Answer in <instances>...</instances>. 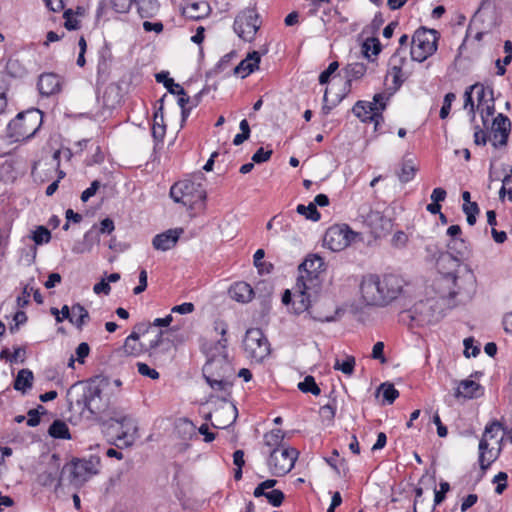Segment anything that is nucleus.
Masks as SVG:
<instances>
[{
	"label": "nucleus",
	"instance_id": "24",
	"mask_svg": "<svg viewBox=\"0 0 512 512\" xmlns=\"http://www.w3.org/2000/svg\"><path fill=\"white\" fill-rule=\"evenodd\" d=\"M260 60L261 55L258 51L248 53L247 57L234 68V73L245 78L259 68Z\"/></svg>",
	"mask_w": 512,
	"mask_h": 512
},
{
	"label": "nucleus",
	"instance_id": "34",
	"mask_svg": "<svg viewBox=\"0 0 512 512\" xmlns=\"http://www.w3.org/2000/svg\"><path fill=\"white\" fill-rule=\"evenodd\" d=\"M416 171L417 168L414 165L413 161L405 160L401 163V168L397 175L402 183H407L414 178Z\"/></svg>",
	"mask_w": 512,
	"mask_h": 512
},
{
	"label": "nucleus",
	"instance_id": "33",
	"mask_svg": "<svg viewBox=\"0 0 512 512\" xmlns=\"http://www.w3.org/2000/svg\"><path fill=\"white\" fill-rule=\"evenodd\" d=\"M49 435L57 439H70L69 428L67 424L61 420H55L49 427Z\"/></svg>",
	"mask_w": 512,
	"mask_h": 512
},
{
	"label": "nucleus",
	"instance_id": "37",
	"mask_svg": "<svg viewBox=\"0 0 512 512\" xmlns=\"http://www.w3.org/2000/svg\"><path fill=\"white\" fill-rule=\"evenodd\" d=\"M298 389L303 393H311L314 396H318L321 393L315 378L311 375L306 376L303 381L298 383Z\"/></svg>",
	"mask_w": 512,
	"mask_h": 512
},
{
	"label": "nucleus",
	"instance_id": "14",
	"mask_svg": "<svg viewBox=\"0 0 512 512\" xmlns=\"http://www.w3.org/2000/svg\"><path fill=\"white\" fill-rule=\"evenodd\" d=\"M357 236L348 225H333L325 232L323 244L331 251L338 252L347 248Z\"/></svg>",
	"mask_w": 512,
	"mask_h": 512
},
{
	"label": "nucleus",
	"instance_id": "32",
	"mask_svg": "<svg viewBox=\"0 0 512 512\" xmlns=\"http://www.w3.org/2000/svg\"><path fill=\"white\" fill-rule=\"evenodd\" d=\"M71 313H72V316L74 319V322H71V323L74 324L78 329H82V327L89 320L88 311L84 308V306L77 303V304L72 305Z\"/></svg>",
	"mask_w": 512,
	"mask_h": 512
},
{
	"label": "nucleus",
	"instance_id": "26",
	"mask_svg": "<svg viewBox=\"0 0 512 512\" xmlns=\"http://www.w3.org/2000/svg\"><path fill=\"white\" fill-rule=\"evenodd\" d=\"M210 6L206 1L192 2L184 8V15L191 19H201L208 15Z\"/></svg>",
	"mask_w": 512,
	"mask_h": 512
},
{
	"label": "nucleus",
	"instance_id": "31",
	"mask_svg": "<svg viewBox=\"0 0 512 512\" xmlns=\"http://www.w3.org/2000/svg\"><path fill=\"white\" fill-rule=\"evenodd\" d=\"M283 440L284 432L280 429H273L264 435V444L269 447L270 450L284 446Z\"/></svg>",
	"mask_w": 512,
	"mask_h": 512
},
{
	"label": "nucleus",
	"instance_id": "64",
	"mask_svg": "<svg viewBox=\"0 0 512 512\" xmlns=\"http://www.w3.org/2000/svg\"><path fill=\"white\" fill-rule=\"evenodd\" d=\"M477 500L478 496L476 494H469L466 496L461 503V512H466L469 508L476 504Z\"/></svg>",
	"mask_w": 512,
	"mask_h": 512
},
{
	"label": "nucleus",
	"instance_id": "63",
	"mask_svg": "<svg viewBox=\"0 0 512 512\" xmlns=\"http://www.w3.org/2000/svg\"><path fill=\"white\" fill-rule=\"evenodd\" d=\"M147 288V272L142 269L139 273V285L136 286L133 290L134 294L138 295L144 292Z\"/></svg>",
	"mask_w": 512,
	"mask_h": 512
},
{
	"label": "nucleus",
	"instance_id": "55",
	"mask_svg": "<svg viewBox=\"0 0 512 512\" xmlns=\"http://www.w3.org/2000/svg\"><path fill=\"white\" fill-rule=\"evenodd\" d=\"M90 347L87 343L82 342L80 343L75 351L76 359L79 363L83 364L85 361V358L89 355Z\"/></svg>",
	"mask_w": 512,
	"mask_h": 512
},
{
	"label": "nucleus",
	"instance_id": "36",
	"mask_svg": "<svg viewBox=\"0 0 512 512\" xmlns=\"http://www.w3.org/2000/svg\"><path fill=\"white\" fill-rule=\"evenodd\" d=\"M470 90H476L477 92V106H483L484 101L488 98L494 97V90L490 86H484L483 84L476 83L470 86Z\"/></svg>",
	"mask_w": 512,
	"mask_h": 512
},
{
	"label": "nucleus",
	"instance_id": "61",
	"mask_svg": "<svg viewBox=\"0 0 512 512\" xmlns=\"http://www.w3.org/2000/svg\"><path fill=\"white\" fill-rule=\"evenodd\" d=\"M371 356L373 359L379 360L381 363L386 362V358L384 356V343L383 342H377L374 344Z\"/></svg>",
	"mask_w": 512,
	"mask_h": 512
},
{
	"label": "nucleus",
	"instance_id": "10",
	"mask_svg": "<svg viewBox=\"0 0 512 512\" xmlns=\"http://www.w3.org/2000/svg\"><path fill=\"white\" fill-rule=\"evenodd\" d=\"M298 458V451L288 446L269 451L267 466L271 475L281 477L289 473Z\"/></svg>",
	"mask_w": 512,
	"mask_h": 512
},
{
	"label": "nucleus",
	"instance_id": "43",
	"mask_svg": "<svg viewBox=\"0 0 512 512\" xmlns=\"http://www.w3.org/2000/svg\"><path fill=\"white\" fill-rule=\"evenodd\" d=\"M379 391L382 392L383 399L388 403L392 404L399 396V392L390 383H383L379 387Z\"/></svg>",
	"mask_w": 512,
	"mask_h": 512
},
{
	"label": "nucleus",
	"instance_id": "17",
	"mask_svg": "<svg viewBox=\"0 0 512 512\" xmlns=\"http://www.w3.org/2000/svg\"><path fill=\"white\" fill-rule=\"evenodd\" d=\"M162 342V332H158L155 337L149 340L148 346L139 341V335L131 333L125 340L123 349L127 355L139 356L142 353L156 349Z\"/></svg>",
	"mask_w": 512,
	"mask_h": 512
},
{
	"label": "nucleus",
	"instance_id": "7",
	"mask_svg": "<svg viewBox=\"0 0 512 512\" xmlns=\"http://www.w3.org/2000/svg\"><path fill=\"white\" fill-rule=\"evenodd\" d=\"M440 33L435 29L426 27L418 28L412 37L411 58L414 61L423 62L431 57L438 47Z\"/></svg>",
	"mask_w": 512,
	"mask_h": 512
},
{
	"label": "nucleus",
	"instance_id": "9",
	"mask_svg": "<svg viewBox=\"0 0 512 512\" xmlns=\"http://www.w3.org/2000/svg\"><path fill=\"white\" fill-rule=\"evenodd\" d=\"M170 197L177 203L194 208L206 199V192L200 183L191 180L176 182L170 189Z\"/></svg>",
	"mask_w": 512,
	"mask_h": 512
},
{
	"label": "nucleus",
	"instance_id": "51",
	"mask_svg": "<svg viewBox=\"0 0 512 512\" xmlns=\"http://www.w3.org/2000/svg\"><path fill=\"white\" fill-rule=\"evenodd\" d=\"M464 354L466 357H476L480 353L479 346L474 344L473 338H466L464 340Z\"/></svg>",
	"mask_w": 512,
	"mask_h": 512
},
{
	"label": "nucleus",
	"instance_id": "5",
	"mask_svg": "<svg viewBox=\"0 0 512 512\" xmlns=\"http://www.w3.org/2000/svg\"><path fill=\"white\" fill-rule=\"evenodd\" d=\"M214 330L221 338L217 341L211 358L204 365L203 373L209 386L215 391H227L231 382L225 376L226 371L230 370L227 361V324L220 321L215 323Z\"/></svg>",
	"mask_w": 512,
	"mask_h": 512
},
{
	"label": "nucleus",
	"instance_id": "15",
	"mask_svg": "<svg viewBox=\"0 0 512 512\" xmlns=\"http://www.w3.org/2000/svg\"><path fill=\"white\" fill-rule=\"evenodd\" d=\"M259 28V15L255 9H245L235 17L233 29L239 38L244 41L251 42Z\"/></svg>",
	"mask_w": 512,
	"mask_h": 512
},
{
	"label": "nucleus",
	"instance_id": "53",
	"mask_svg": "<svg viewBox=\"0 0 512 512\" xmlns=\"http://www.w3.org/2000/svg\"><path fill=\"white\" fill-rule=\"evenodd\" d=\"M507 474L505 472H499L497 475L494 476L493 478V482L494 483H497V486L495 488V492L497 494H502L503 491L506 489L507 487Z\"/></svg>",
	"mask_w": 512,
	"mask_h": 512
},
{
	"label": "nucleus",
	"instance_id": "13",
	"mask_svg": "<svg viewBox=\"0 0 512 512\" xmlns=\"http://www.w3.org/2000/svg\"><path fill=\"white\" fill-rule=\"evenodd\" d=\"M109 428L116 432V441L119 447H129L137 438L138 426L136 420L130 415H117L109 420Z\"/></svg>",
	"mask_w": 512,
	"mask_h": 512
},
{
	"label": "nucleus",
	"instance_id": "39",
	"mask_svg": "<svg viewBox=\"0 0 512 512\" xmlns=\"http://www.w3.org/2000/svg\"><path fill=\"white\" fill-rule=\"evenodd\" d=\"M503 441V438L500 440H496V443L498 445L497 448L491 447L487 448L486 450V458L484 463L479 462L480 467L482 470H486L499 456L501 452V442Z\"/></svg>",
	"mask_w": 512,
	"mask_h": 512
},
{
	"label": "nucleus",
	"instance_id": "57",
	"mask_svg": "<svg viewBox=\"0 0 512 512\" xmlns=\"http://www.w3.org/2000/svg\"><path fill=\"white\" fill-rule=\"evenodd\" d=\"M272 150H264V148H259L252 156V161L255 163H263L268 161L271 158Z\"/></svg>",
	"mask_w": 512,
	"mask_h": 512
},
{
	"label": "nucleus",
	"instance_id": "50",
	"mask_svg": "<svg viewBox=\"0 0 512 512\" xmlns=\"http://www.w3.org/2000/svg\"><path fill=\"white\" fill-rule=\"evenodd\" d=\"M363 48H364L366 54H368L369 51H371V54L376 56L381 51V44L378 39L371 38V39H367L364 42Z\"/></svg>",
	"mask_w": 512,
	"mask_h": 512
},
{
	"label": "nucleus",
	"instance_id": "59",
	"mask_svg": "<svg viewBox=\"0 0 512 512\" xmlns=\"http://www.w3.org/2000/svg\"><path fill=\"white\" fill-rule=\"evenodd\" d=\"M100 187V182L98 180H94L90 187H88L87 189H85L82 194H81V200L83 202H86L88 201L91 197H93L97 190L99 189Z\"/></svg>",
	"mask_w": 512,
	"mask_h": 512
},
{
	"label": "nucleus",
	"instance_id": "12",
	"mask_svg": "<svg viewBox=\"0 0 512 512\" xmlns=\"http://www.w3.org/2000/svg\"><path fill=\"white\" fill-rule=\"evenodd\" d=\"M246 356L256 362L263 361L270 354V344L259 328H250L243 339Z\"/></svg>",
	"mask_w": 512,
	"mask_h": 512
},
{
	"label": "nucleus",
	"instance_id": "47",
	"mask_svg": "<svg viewBox=\"0 0 512 512\" xmlns=\"http://www.w3.org/2000/svg\"><path fill=\"white\" fill-rule=\"evenodd\" d=\"M455 99H456V95L452 92H449L444 96L443 105L440 110V118L441 119H445L448 117L450 110H451L452 103L454 102Z\"/></svg>",
	"mask_w": 512,
	"mask_h": 512
},
{
	"label": "nucleus",
	"instance_id": "2",
	"mask_svg": "<svg viewBox=\"0 0 512 512\" xmlns=\"http://www.w3.org/2000/svg\"><path fill=\"white\" fill-rule=\"evenodd\" d=\"M434 287L439 299L454 306L471 300L476 290V277L469 267L458 265L455 272L441 274Z\"/></svg>",
	"mask_w": 512,
	"mask_h": 512
},
{
	"label": "nucleus",
	"instance_id": "42",
	"mask_svg": "<svg viewBox=\"0 0 512 512\" xmlns=\"http://www.w3.org/2000/svg\"><path fill=\"white\" fill-rule=\"evenodd\" d=\"M76 14H82V8L78 7L76 13L73 12L72 9H68L64 12L63 17L65 19L64 26L67 30H77L80 25L79 21L76 18Z\"/></svg>",
	"mask_w": 512,
	"mask_h": 512
},
{
	"label": "nucleus",
	"instance_id": "28",
	"mask_svg": "<svg viewBox=\"0 0 512 512\" xmlns=\"http://www.w3.org/2000/svg\"><path fill=\"white\" fill-rule=\"evenodd\" d=\"M33 379L34 376L31 370L21 369L15 378L14 389L26 393L32 387Z\"/></svg>",
	"mask_w": 512,
	"mask_h": 512
},
{
	"label": "nucleus",
	"instance_id": "40",
	"mask_svg": "<svg viewBox=\"0 0 512 512\" xmlns=\"http://www.w3.org/2000/svg\"><path fill=\"white\" fill-rule=\"evenodd\" d=\"M333 368L335 370H339V371L343 372L344 374L350 376L354 372L355 358L353 356H347L345 358V360H343V361L336 359Z\"/></svg>",
	"mask_w": 512,
	"mask_h": 512
},
{
	"label": "nucleus",
	"instance_id": "38",
	"mask_svg": "<svg viewBox=\"0 0 512 512\" xmlns=\"http://www.w3.org/2000/svg\"><path fill=\"white\" fill-rule=\"evenodd\" d=\"M477 109L480 112V116L483 122V125L486 126L488 119L495 113V99L494 97L488 98L487 101H484L483 106H477Z\"/></svg>",
	"mask_w": 512,
	"mask_h": 512
},
{
	"label": "nucleus",
	"instance_id": "60",
	"mask_svg": "<svg viewBox=\"0 0 512 512\" xmlns=\"http://www.w3.org/2000/svg\"><path fill=\"white\" fill-rule=\"evenodd\" d=\"M440 489L435 491L434 502L436 505L440 504L445 499V494L450 490L448 482H441Z\"/></svg>",
	"mask_w": 512,
	"mask_h": 512
},
{
	"label": "nucleus",
	"instance_id": "11",
	"mask_svg": "<svg viewBox=\"0 0 512 512\" xmlns=\"http://www.w3.org/2000/svg\"><path fill=\"white\" fill-rule=\"evenodd\" d=\"M442 306L439 299L420 300L408 311L409 317L418 326L433 324L441 318Z\"/></svg>",
	"mask_w": 512,
	"mask_h": 512
},
{
	"label": "nucleus",
	"instance_id": "18",
	"mask_svg": "<svg viewBox=\"0 0 512 512\" xmlns=\"http://www.w3.org/2000/svg\"><path fill=\"white\" fill-rule=\"evenodd\" d=\"M511 131V121L507 116L499 113L493 120L491 126L492 145L495 148L506 146Z\"/></svg>",
	"mask_w": 512,
	"mask_h": 512
},
{
	"label": "nucleus",
	"instance_id": "19",
	"mask_svg": "<svg viewBox=\"0 0 512 512\" xmlns=\"http://www.w3.org/2000/svg\"><path fill=\"white\" fill-rule=\"evenodd\" d=\"M183 233V228L168 229L153 237L152 246L157 251L166 252L171 250L177 245Z\"/></svg>",
	"mask_w": 512,
	"mask_h": 512
},
{
	"label": "nucleus",
	"instance_id": "45",
	"mask_svg": "<svg viewBox=\"0 0 512 512\" xmlns=\"http://www.w3.org/2000/svg\"><path fill=\"white\" fill-rule=\"evenodd\" d=\"M32 239L38 245L48 243L51 239V233L46 227L38 226L32 233Z\"/></svg>",
	"mask_w": 512,
	"mask_h": 512
},
{
	"label": "nucleus",
	"instance_id": "35",
	"mask_svg": "<svg viewBox=\"0 0 512 512\" xmlns=\"http://www.w3.org/2000/svg\"><path fill=\"white\" fill-rule=\"evenodd\" d=\"M166 133L163 115L158 112L154 114V122L152 126V136L155 141L162 142Z\"/></svg>",
	"mask_w": 512,
	"mask_h": 512
},
{
	"label": "nucleus",
	"instance_id": "25",
	"mask_svg": "<svg viewBox=\"0 0 512 512\" xmlns=\"http://www.w3.org/2000/svg\"><path fill=\"white\" fill-rule=\"evenodd\" d=\"M230 297L237 302L247 303L252 300L254 291L250 284L246 282H237L229 289Z\"/></svg>",
	"mask_w": 512,
	"mask_h": 512
},
{
	"label": "nucleus",
	"instance_id": "6",
	"mask_svg": "<svg viewBox=\"0 0 512 512\" xmlns=\"http://www.w3.org/2000/svg\"><path fill=\"white\" fill-rule=\"evenodd\" d=\"M41 123L42 115L39 110L21 112L9 122L7 134L16 142L27 140L35 135L40 128Z\"/></svg>",
	"mask_w": 512,
	"mask_h": 512
},
{
	"label": "nucleus",
	"instance_id": "52",
	"mask_svg": "<svg viewBox=\"0 0 512 512\" xmlns=\"http://www.w3.org/2000/svg\"><path fill=\"white\" fill-rule=\"evenodd\" d=\"M32 291V287H29L28 285L24 287L22 293L16 299V303L19 308H24L29 304Z\"/></svg>",
	"mask_w": 512,
	"mask_h": 512
},
{
	"label": "nucleus",
	"instance_id": "16",
	"mask_svg": "<svg viewBox=\"0 0 512 512\" xmlns=\"http://www.w3.org/2000/svg\"><path fill=\"white\" fill-rule=\"evenodd\" d=\"M63 472L68 473L72 485L80 486L97 474V468L91 460L75 459L64 466Z\"/></svg>",
	"mask_w": 512,
	"mask_h": 512
},
{
	"label": "nucleus",
	"instance_id": "4",
	"mask_svg": "<svg viewBox=\"0 0 512 512\" xmlns=\"http://www.w3.org/2000/svg\"><path fill=\"white\" fill-rule=\"evenodd\" d=\"M402 279L394 274L364 275L359 284L360 299L367 306L385 307L402 292Z\"/></svg>",
	"mask_w": 512,
	"mask_h": 512
},
{
	"label": "nucleus",
	"instance_id": "22",
	"mask_svg": "<svg viewBox=\"0 0 512 512\" xmlns=\"http://www.w3.org/2000/svg\"><path fill=\"white\" fill-rule=\"evenodd\" d=\"M483 394L482 386L476 381L465 379L459 382L456 391V398L473 399Z\"/></svg>",
	"mask_w": 512,
	"mask_h": 512
},
{
	"label": "nucleus",
	"instance_id": "41",
	"mask_svg": "<svg viewBox=\"0 0 512 512\" xmlns=\"http://www.w3.org/2000/svg\"><path fill=\"white\" fill-rule=\"evenodd\" d=\"M297 212L300 215L305 216L307 219L312 221H318L321 217L318 212L315 204L313 202L309 203V205L305 206L303 204H299L296 208Z\"/></svg>",
	"mask_w": 512,
	"mask_h": 512
},
{
	"label": "nucleus",
	"instance_id": "3",
	"mask_svg": "<svg viewBox=\"0 0 512 512\" xmlns=\"http://www.w3.org/2000/svg\"><path fill=\"white\" fill-rule=\"evenodd\" d=\"M324 270L323 259L316 255H309L299 266L294 292V306L297 313H302L311 307V303L321 290L320 273Z\"/></svg>",
	"mask_w": 512,
	"mask_h": 512
},
{
	"label": "nucleus",
	"instance_id": "46",
	"mask_svg": "<svg viewBox=\"0 0 512 512\" xmlns=\"http://www.w3.org/2000/svg\"><path fill=\"white\" fill-rule=\"evenodd\" d=\"M463 212L466 214L467 223L473 226L476 223V217L479 214V207L476 202L463 204Z\"/></svg>",
	"mask_w": 512,
	"mask_h": 512
},
{
	"label": "nucleus",
	"instance_id": "21",
	"mask_svg": "<svg viewBox=\"0 0 512 512\" xmlns=\"http://www.w3.org/2000/svg\"><path fill=\"white\" fill-rule=\"evenodd\" d=\"M503 429L504 428L499 421H492L486 425L483 436L479 442V462L484 463L485 461L489 440L495 439L498 432Z\"/></svg>",
	"mask_w": 512,
	"mask_h": 512
},
{
	"label": "nucleus",
	"instance_id": "30",
	"mask_svg": "<svg viewBox=\"0 0 512 512\" xmlns=\"http://www.w3.org/2000/svg\"><path fill=\"white\" fill-rule=\"evenodd\" d=\"M168 72H160L155 75L158 83H163L164 87L171 94H184V89L178 83H175L172 78L168 77Z\"/></svg>",
	"mask_w": 512,
	"mask_h": 512
},
{
	"label": "nucleus",
	"instance_id": "44",
	"mask_svg": "<svg viewBox=\"0 0 512 512\" xmlns=\"http://www.w3.org/2000/svg\"><path fill=\"white\" fill-rule=\"evenodd\" d=\"M94 241L95 237L93 230L87 231L84 235V243L82 245H75L73 252L77 254L90 252Z\"/></svg>",
	"mask_w": 512,
	"mask_h": 512
},
{
	"label": "nucleus",
	"instance_id": "1",
	"mask_svg": "<svg viewBox=\"0 0 512 512\" xmlns=\"http://www.w3.org/2000/svg\"><path fill=\"white\" fill-rule=\"evenodd\" d=\"M108 385V381L101 377L72 385L67 392L70 410L78 411L87 420L96 418L108 407V400L103 397Z\"/></svg>",
	"mask_w": 512,
	"mask_h": 512
},
{
	"label": "nucleus",
	"instance_id": "27",
	"mask_svg": "<svg viewBox=\"0 0 512 512\" xmlns=\"http://www.w3.org/2000/svg\"><path fill=\"white\" fill-rule=\"evenodd\" d=\"M461 232V227L459 225H451L447 229V235L451 237V240L448 243V248L456 249V245L459 243L462 249L458 250V253L460 255H465L468 251V247L466 245V242L462 238H460Z\"/></svg>",
	"mask_w": 512,
	"mask_h": 512
},
{
	"label": "nucleus",
	"instance_id": "8",
	"mask_svg": "<svg viewBox=\"0 0 512 512\" xmlns=\"http://www.w3.org/2000/svg\"><path fill=\"white\" fill-rule=\"evenodd\" d=\"M389 97L385 93H377L372 101H357L352 112L362 122H373L375 130L384 122L383 111L386 109Z\"/></svg>",
	"mask_w": 512,
	"mask_h": 512
},
{
	"label": "nucleus",
	"instance_id": "29",
	"mask_svg": "<svg viewBox=\"0 0 512 512\" xmlns=\"http://www.w3.org/2000/svg\"><path fill=\"white\" fill-rule=\"evenodd\" d=\"M136 4L141 18H151L159 11V3L157 0H138Z\"/></svg>",
	"mask_w": 512,
	"mask_h": 512
},
{
	"label": "nucleus",
	"instance_id": "58",
	"mask_svg": "<svg viewBox=\"0 0 512 512\" xmlns=\"http://www.w3.org/2000/svg\"><path fill=\"white\" fill-rule=\"evenodd\" d=\"M132 0H112V6L116 12L126 13L131 9Z\"/></svg>",
	"mask_w": 512,
	"mask_h": 512
},
{
	"label": "nucleus",
	"instance_id": "20",
	"mask_svg": "<svg viewBox=\"0 0 512 512\" xmlns=\"http://www.w3.org/2000/svg\"><path fill=\"white\" fill-rule=\"evenodd\" d=\"M214 417L212 425L218 429H224L235 422L237 418V409L234 405H223L217 408L211 417Z\"/></svg>",
	"mask_w": 512,
	"mask_h": 512
},
{
	"label": "nucleus",
	"instance_id": "49",
	"mask_svg": "<svg viewBox=\"0 0 512 512\" xmlns=\"http://www.w3.org/2000/svg\"><path fill=\"white\" fill-rule=\"evenodd\" d=\"M138 373L142 376L149 377L150 379L156 380L160 374L155 369L149 367L146 363L138 362L136 364Z\"/></svg>",
	"mask_w": 512,
	"mask_h": 512
},
{
	"label": "nucleus",
	"instance_id": "62",
	"mask_svg": "<svg viewBox=\"0 0 512 512\" xmlns=\"http://www.w3.org/2000/svg\"><path fill=\"white\" fill-rule=\"evenodd\" d=\"M472 91L473 90H470V87H468L465 90L464 109H469L470 113L472 114V118L474 119L475 118V105H474V101L472 98Z\"/></svg>",
	"mask_w": 512,
	"mask_h": 512
},
{
	"label": "nucleus",
	"instance_id": "48",
	"mask_svg": "<svg viewBox=\"0 0 512 512\" xmlns=\"http://www.w3.org/2000/svg\"><path fill=\"white\" fill-rule=\"evenodd\" d=\"M265 497L268 502L274 507H279L284 500V493L281 490L274 489L272 491L266 492Z\"/></svg>",
	"mask_w": 512,
	"mask_h": 512
},
{
	"label": "nucleus",
	"instance_id": "56",
	"mask_svg": "<svg viewBox=\"0 0 512 512\" xmlns=\"http://www.w3.org/2000/svg\"><path fill=\"white\" fill-rule=\"evenodd\" d=\"M392 245L396 248H403L408 242V236L403 231H397L392 237Z\"/></svg>",
	"mask_w": 512,
	"mask_h": 512
},
{
	"label": "nucleus",
	"instance_id": "23",
	"mask_svg": "<svg viewBox=\"0 0 512 512\" xmlns=\"http://www.w3.org/2000/svg\"><path fill=\"white\" fill-rule=\"evenodd\" d=\"M38 89L44 96L58 93L61 89L60 78L54 73H44L39 77Z\"/></svg>",
	"mask_w": 512,
	"mask_h": 512
},
{
	"label": "nucleus",
	"instance_id": "54",
	"mask_svg": "<svg viewBox=\"0 0 512 512\" xmlns=\"http://www.w3.org/2000/svg\"><path fill=\"white\" fill-rule=\"evenodd\" d=\"M339 67V64L338 62L336 61H333L329 64V66L327 67L326 70H324L323 72H321L320 76H319V82L320 84H326L331 75L338 69Z\"/></svg>",
	"mask_w": 512,
	"mask_h": 512
}]
</instances>
